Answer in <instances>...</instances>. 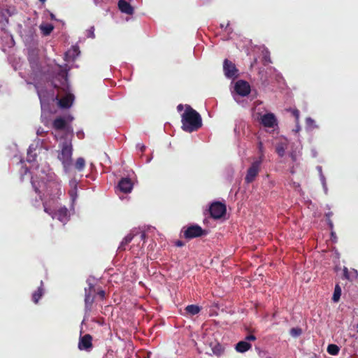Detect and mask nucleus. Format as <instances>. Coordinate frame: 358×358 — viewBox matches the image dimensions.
I'll use <instances>...</instances> for the list:
<instances>
[{"label": "nucleus", "mask_w": 358, "mask_h": 358, "mask_svg": "<svg viewBox=\"0 0 358 358\" xmlns=\"http://www.w3.org/2000/svg\"><path fill=\"white\" fill-rule=\"evenodd\" d=\"M275 151L280 157H282L285 155V148L283 144H279L276 146Z\"/></svg>", "instance_id": "obj_32"}, {"label": "nucleus", "mask_w": 358, "mask_h": 358, "mask_svg": "<svg viewBox=\"0 0 358 358\" xmlns=\"http://www.w3.org/2000/svg\"><path fill=\"white\" fill-rule=\"evenodd\" d=\"M39 1H41L42 3H44L46 1V0H39Z\"/></svg>", "instance_id": "obj_51"}, {"label": "nucleus", "mask_w": 358, "mask_h": 358, "mask_svg": "<svg viewBox=\"0 0 358 358\" xmlns=\"http://www.w3.org/2000/svg\"><path fill=\"white\" fill-rule=\"evenodd\" d=\"M66 120H67L68 121L71 122V121H72V120H73V117L69 115H68V116L66 117Z\"/></svg>", "instance_id": "obj_45"}, {"label": "nucleus", "mask_w": 358, "mask_h": 358, "mask_svg": "<svg viewBox=\"0 0 358 358\" xmlns=\"http://www.w3.org/2000/svg\"><path fill=\"white\" fill-rule=\"evenodd\" d=\"M220 26H221L222 28H223L224 27V24H221Z\"/></svg>", "instance_id": "obj_53"}, {"label": "nucleus", "mask_w": 358, "mask_h": 358, "mask_svg": "<svg viewBox=\"0 0 358 358\" xmlns=\"http://www.w3.org/2000/svg\"><path fill=\"white\" fill-rule=\"evenodd\" d=\"M292 115L295 117L296 120L298 121L299 118V111L297 109L292 110Z\"/></svg>", "instance_id": "obj_37"}, {"label": "nucleus", "mask_w": 358, "mask_h": 358, "mask_svg": "<svg viewBox=\"0 0 358 358\" xmlns=\"http://www.w3.org/2000/svg\"><path fill=\"white\" fill-rule=\"evenodd\" d=\"M55 219H57L62 222H66L69 218V210L66 207H62L59 208L55 213Z\"/></svg>", "instance_id": "obj_14"}, {"label": "nucleus", "mask_w": 358, "mask_h": 358, "mask_svg": "<svg viewBox=\"0 0 358 358\" xmlns=\"http://www.w3.org/2000/svg\"><path fill=\"white\" fill-rule=\"evenodd\" d=\"M43 208H44V211L48 213L49 215H50L52 217V219H55V213L56 211H55L54 210H52V208H50V207H48L47 206V203H43Z\"/></svg>", "instance_id": "obj_31"}, {"label": "nucleus", "mask_w": 358, "mask_h": 358, "mask_svg": "<svg viewBox=\"0 0 358 358\" xmlns=\"http://www.w3.org/2000/svg\"><path fill=\"white\" fill-rule=\"evenodd\" d=\"M43 281H41V286L32 294V301L34 303H38L39 299L44 294V289L43 288Z\"/></svg>", "instance_id": "obj_20"}, {"label": "nucleus", "mask_w": 358, "mask_h": 358, "mask_svg": "<svg viewBox=\"0 0 358 358\" xmlns=\"http://www.w3.org/2000/svg\"><path fill=\"white\" fill-rule=\"evenodd\" d=\"M289 333L292 336L297 337L301 334L302 331L300 328H292Z\"/></svg>", "instance_id": "obj_33"}, {"label": "nucleus", "mask_w": 358, "mask_h": 358, "mask_svg": "<svg viewBox=\"0 0 358 358\" xmlns=\"http://www.w3.org/2000/svg\"><path fill=\"white\" fill-rule=\"evenodd\" d=\"M135 236V234H129L128 235H127L124 238L123 240L122 241L119 248H118V250H125V247L129 243H131V241L133 240V238H134Z\"/></svg>", "instance_id": "obj_23"}, {"label": "nucleus", "mask_w": 358, "mask_h": 358, "mask_svg": "<svg viewBox=\"0 0 358 358\" xmlns=\"http://www.w3.org/2000/svg\"><path fill=\"white\" fill-rule=\"evenodd\" d=\"M261 123L266 127H273L276 124V118L273 113H266L261 117Z\"/></svg>", "instance_id": "obj_13"}, {"label": "nucleus", "mask_w": 358, "mask_h": 358, "mask_svg": "<svg viewBox=\"0 0 358 358\" xmlns=\"http://www.w3.org/2000/svg\"><path fill=\"white\" fill-rule=\"evenodd\" d=\"M341 296V288L338 284L336 285L334 292L332 296V300L334 302H338Z\"/></svg>", "instance_id": "obj_28"}, {"label": "nucleus", "mask_w": 358, "mask_h": 358, "mask_svg": "<svg viewBox=\"0 0 358 358\" xmlns=\"http://www.w3.org/2000/svg\"><path fill=\"white\" fill-rule=\"evenodd\" d=\"M258 148H259V152L261 154L260 156H262V154L264 155V150H263V144L261 141H259L258 143Z\"/></svg>", "instance_id": "obj_41"}, {"label": "nucleus", "mask_w": 358, "mask_h": 358, "mask_svg": "<svg viewBox=\"0 0 358 358\" xmlns=\"http://www.w3.org/2000/svg\"><path fill=\"white\" fill-rule=\"evenodd\" d=\"M50 83L55 90H69L66 67L63 68L59 66L57 70L54 71Z\"/></svg>", "instance_id": "obj_2"}, {"label": "nucleus", "mask_w": 358, "mask_h": 358, "mask_svg": "<svg viewBox=\"0 0 358 358\" xmlns=\"http://www.w3.org/2000/svg\"><path fill=\"white\" fill-rule=\"evenodd\" d=\"M52 126L56 130H64L66 128V122L63 117H59L55 119Z\"/></svg>", "instance_id": "obj_17"}, {"label": "nucleus", "mask_w": 358, "mask_h": 358, "mask_svg": "<svg viewBox=\"0 0 358 358\" xmlns=\"http://www.w3.org/2000/svg\"><path fill=\"white\" fill-rule=\"evenodd\" d=\"M36 30L33 27L29 28L28 34L30 38H32L35 35Z\"/></svg>", "instance_id": "obj_38"}, {"label": "nucleus", "mask_w": 358, "mask_h": 358, "mask_svg": "<svg viewBox=\"0 0 358 358\" xmlns=\"http://www.w3.org/2000/svg\"><path fill=\"white\" fill-rule=\"evenodd\" d=\"M87 287H85V294H89V296L95 298L96 294V289L94 285L91 282L90 279L87 280Z\"/></svg>", "instance_id": "obj_19"}, {"label": "nucleus", "mask_w": 358, "mask_h": 358, "mask_svg": "<svg viewBox=\"0 0 358 358\" xmlns=\"http://www.w3.org/2000/svg\"><path fill=\"white\" fill-rule=\"evenodd\" d=\"M72 201H75L77 197V189L75 187L73 189H71L69 192Z\"/></svg>", "instance_id": "obj_34"}, {"label": "nucleus", "mask_w": 358, "mask_h": 358, "mask_svg": "<svg viewBox=\"0 0 358 358\" xmlns=\"http://www.w3.org/2000/svg\"><path fill=\"white\" fill-rule=\"evenodd\" d=\"M234 90H250V86L247 81L238 80L235 83Z\"/></svg>", "instance_id": "obj_24"}, {"label": "nucleus", "mask_w": 358, "mask_h": 358, "mask_svg": "<svg viewBox=\"0 0 358 358\" xmlns=\"http://www.w3.org/2000/svg\"><path fill=\"white\" fill-rule=\"evenodd\" d=\"M72 152L71 143L64 141L62 145V150L58 155V159L62 162L65 170H67L71 164Z\"/></svg>", "instance_id": "obj_4"}, {"label": "nucleus", "mask_w": 358, "mask_h": 358, "mask_svg": "<svg viewBox=\"0 0 358 358\" xmlns=\"http://www.w3.org/2000/svg\"><path fill=\"white\" fill-rule=\"evenodd\" d=\"M118 188L123 193H129L133 189V183L129 178H122L118 183Z\"/></svg>", "instance_id": "obj_12"}, {"label": "nucleus", "mask_w": 358, "mask_h": 358, "mask_svg": "<svg viewBox=\"0 0 358 358\" xmlns=\"http://www.w3.org/2000/svg\"><path fill=\"white\" fill-rule=\"evenodd\" d=\"M229 25V22H227V24H226V26H225V28L227 29V27H228Z\"/></svg>", "instance_id": "obj_52"}, {"label": "nucleus", "mask_w": 358, "mask_h": 358, "mask_svg": "<svg viewBox=\"0 0 358 358\" xmlns=\"http://www.w3.org/2000/svg\"><path fill=\"white\" fill-rule=\"evenodd\" d=\"M231 94L234 99L243 106H247L257 96L256 94H251V91H231Z\"/></svg>", "instance_id": "obj_6"}, {"label": "nucleus", "mask_w": 358, "mask_h": 358, "mask_svg": "<svg viewBox=\"0 0 358 358\" xmlns=\"http://www.w3.org/2000/svg\"><path fill=\"white\" fill-rule=\"evenodd\" d=\"M264 155L262 154V156H259L258 159L254 161L248 168L246 176L245 177V181L246 183H251L255 180L260 171L261 165L264 160Z\"/></svg>", "instance_id": "obj_5"}, {"label": "nucleus", "mask_w": 358, "mask_h": 358, "mask_svg": "<svg viewBox=\"0 0 358 358\" xmlns=\"http://www.w3.org/2000/svg\"><path fill=\"white\" fill-rule=\"evenodd\" d=\"M210 347L213 355L219 357L221 356L224 351V348L219 343H211Z\"/></svg>", "instance_id": "obj_18"}, {"label": "nucleus", "mask_w": 358, "mask_h": 358, "mask_svg": "<svg viewBox=\"0 0 358 358\" xmlns=\"http://www.w3.org/2000/svg\"><path fill=\"white\" fill-rule=\"evenodd\" d=\"M332 215H333V213L332 212H329V213H326V217L327 218V222H328V224L329 225L331 229L333 228V222H332V221L330 219L331 216H332Z\"/></svg>", "instance_id": "obj_35"}, {"label": "nucleus", "mask_w": 358, "mask_h": 358, "mask_svg": "<svg viewBox=\"0 0 358 358\" xmlns=\"http://www.w3.org/2000/svg\"><path fill=\"white\" fill-rule=\"evenodd\" d=\"M96 294L103 299L105 298L106 292L103 289H96Z\"/></svg>", "instance_id": "obj_39"}, {"label": "nucleus", "mask_w": 358, "mask_h": 358, "mask_svg": "<svg viewBox=\"0 0 358 358\" xmlns=\"http://www.w3.org/2000/svg\"><path fill=\"white\" fill-rule=\"evenodd\" d=\"M185 111L181 115L182 130L189 133L197 131L202 127L200 114L189 105H185Z\"/></svg>", "instance_id": "obj_1"}, {"label": "nucleus", "mask_w": 358, "mask_h": 358, "mask_svg": "<svg viewBox=\"0 0 358 358\" xmlns=\"http://www.w3.org/2000/svg\"><path fill=\"white\" fill-rule=\"evenodd\" d=\"M55 99L57 100V106L59 108L67 109L71 108L73 105L75 96L71 93H66L61 97H59V95L54 97V95H52L50 100L54 101Z\"/></svg>", "instance_id": "obj_8"}, {"label": "nucleus", "mask_w": 358, "mask_h": 358, "mask_svg": "<svg viewBox=\"0 0 358 358\" xmlns=\"http://www.w3.org/2000/svg\"><path fill=\"white\" fill-rule=\"evenodd\" d=\"M77 136H78V138H81L84 136V134L83 132H80V133L78 132L77 134Z\"/></svg>", "instance_id": "obj_46"}, {"label": "nucleus", "mask_w": 358, "mask_h": 358, "mask_svg": "<svg viewBox=\"0 0 358 358\" xmlns=\"http://www.w3.org/2000/svg\"><path fill=\"white\" fill-rule=\"evenodd\" d=\"M140 238H141V240L145 241V239L146 238V234L144 232L141 233Z\"/></svg>", "instance_id": "obj_44"}, {"label": "nucleus", "mask_w": 358, "mask_h": 358, "mask_svg": "<svg viewBox=\"0 0 358 358\" xmlns=\"http://www.w3.org/2000/svg\"><path fill=\"white\" fill-rule=\"evenodd\" d=\"M85 167V160L83 157H79L77 159L76 164H75V168L78 171H82Z\"/></svg>", "instance_id": "obj_29"}, {"label": "nucleus", "mask_w": 358, "mask_h": 358, "mask_svg": "<svg viewBox=\"0 0 358 358\" xmlns=\"http://www.w3.org/2000/svg\"><path fill=\"white\" fill-rule=\"evenodd\" d=\"M206 234L207 231L197 224L190 225L186 228H183V236L188 240L201 237Z\"/></svg>", "instance_id": "obj_7"}, {"label": "nucleus", "mask_w": 358, "mask_h": 358, "mask_svg": "<svg viewBox=\"0 0 358 358\" xmlns=\"http://www.w3.org/2000/svg\"><path fill=\"white\" fill-rule=\"evenodd\" d=\"M343 278L350 282L358 279V271L356 269H351L350 271L348 268L344 267L343 270Z\"/></svg>", "instance_id": "obj_16"}, {"label": "nucleus", "mask_w": 358, "mask_h": 358, "mask_svg": "<svg viewBox=\"0 0 358 358\" xmlns=\"http://www.w3.org/2000/svg\"><path fill=\"white\" fill-rule=\"evenodd\" d=\"M227 208L224 203L215 201L209 207L211 217L217 220L222 218L226 214Z\"/></svg>", "instance_id": "obj_9"}, {"label": "nucleus", "mask_w": 358, "mask_h": 358, "mask_svg": "<svg viewBox=\"0 0 358 358\" xmlns=\"http://www.w3.org/2000/svg\"><path fill=\"white\" fill-rule=\"evenodd\" d=\"M145 149V147L144 145H142L141 148V150L142 152H143Z\"/></svg>", "instance_id": "obj_50"}, {"label": "nucleus", "mask_w": 358, "mask_h": 358, "mask_svg": "<svg viewBox=\"0 0 358 358\" xmlns=\"http://www.w3.org/2000/svg\"><path fill=\"white\" fill-rule=\"evenodd\" d=\"M252 345L246 341H239L236 345V351L239 352H245L251 348Z\"/></svg>", "instance_id": "obj_21"}, {"label": "nucleus", "mask_w": 358, "mask_h": 358, "mask_svg": "<svg viewBox=\"0 0 358 358\" xmlns=\"http://www.w3.org/2000/svg\"><path fill=\"white\" fill-rule=\"evenodd\" d=\"M40 29L44 36H48L54 29V26L51 24H41Z\"/></svg>", "instance_id": "obj_27"}, {"label": "nucleus", "mask_w": 358, "mask_h": 358, "mask_svg": "<svg viewBox=\"0 0 358 358\" xmlns=\"http://www.w3.org/2000/svg\"><path fill=\"white\" fill-rule=\"evenodd\" d=\"M267 358H271V357H267Z\"/></svg>", "instance_id": "obj_54"}, {"label": "nucleus", "mask_w": 358, "mask_h": 358, "mask_svg": "<svg viewBox=\"0 0 358 358\" xmlns=\"http://www.w3.org/2000/svg\"><path fill=\"white\" fill-rule=\"evenodd\" d=\"M34 190H35V192H36V193H39L40 192H39L38 188V187H35V186H34Z\"/></svg>", "instance_id": "obj_49"}, {"label": "nucleus", "mask_w": 358, "mask_h": 358, "mask_svg": "<svg viewBox=\"0 0 358 358\" xmlns=\"http://www.w3.org/2000/svg\"><path fill=\"white\" fill-rule=\"evenodd\" d=\"M37 92L42 107L45 105H48L50 103V99L46 98V94L49 92V91L43 90Z\"/></svg>", "instance_id": "obj_26"}, {"label": "nucleus", "mask_w": 358, "mask_h": 358, "mask_svg": "<svg viewBox=\"0 0 358 358\" xmlns=\"http://www.w3.org/2000/svg\"><path fill=\"white\" fill-rule=\"evenodd\" d=\"M118 8L122 13L128 15H132L134 13V8L125 0H120L118 1Z\"/></svg>", "instance_id": "obj_15"}, {"label": "nucleus", "mask_w": 358, "mask_h": 358, "mask_svg": "<svg viewBox=\"0 0 358 358\" xmlns=\"http://www.w3.org/2000/svg\"><path fill=\"white\" fill-rule=\"evenodd\" d=\"M46 192L52 198H59L64 192L61 180L54 176H50L46 183Z\"/></svg>", "instance_id": "obj_3"}, {"label": "nucleus", "mask_w": 358, "mask_h": 358, "mask_svg": "<svg viewBox=\"0 0 358 358\" xmlns=\"http://www.w3.org/2000/svg\"><path fill=\"white\" fill-rule=\"evenodd\" d=\"M223 71L224 76L228 78H236L238 76V69L234 63L228 59H225L223 62Z\"/></svg>", "instance_id": "obj_10"}, {"label": "nucleus", "mask_w": 358, "mask_h": 358, "mask_svg": "<svg viewBox=\"0 0 358 358\" xmlns=\"http://www.w3.org/2000/svg\"><path fill=\"white\" fill-rule=\"evenodd\" d=\"M291 157H292V159L293 161H295V160H296V156H295V155H294V154H291Z\"/></svg>", "instance_id": "obj_48"}, {"label": "nucleus", "mask_w": 358, "mask_h": 358, "mask_svg": "<svg viewBox=\"0 0 358 358\" xmlns=\"http://www.w3.org/2000/svg\"><path fill=\"white\" fill-rule=\"evenodd\" d=\"M184 108V106L182 104H179L178 106H177V110L178 112H181Z\"/></svg>", "instance_id": "obj_43"}, {"label": "nucleus", "mask_w": 358, "mask_h": 358, "mask_svg": "<svg viewBox=\"0 0 358 358\" xmlns=\"http://www.w3.org/2000/svg\"><path fill=\"white\" fill-rule=\"evenodd\" d=\"M185 310L189 315H195L201 311V308L197 305H188Z\"/></svg>", "instance_id": "obj_25"}, {"label": "nucleus", "mask_w": 358, "mask_h": 358, "mask_svg": "<svg viewBox=\"0 0 358 358\" xmlns=\"http://www.w3.org/2000/svg\"><path fill=\"white\" fill-rule=\"evenodd\" d=\"M327 350L331 355H337L339 352L340 348L335 344H329Z\"/></svg>", "instance_id": "obj_30"}, {"label": "nucleus", "mask_w": 358, "mask_h": 358, "mask_svg": "<svg viewBox=\"0 0 358 358\" xmlns=\"http://www.w3.org/2000/svg\"><path fill=\"white\" fill-rule=\"evenodd\" d=\"M306 122L307 123H312L313 122V120L311 118L308 117L306 119Z\"/></svg>", "instance_id": "obj_47"}, {"label": "nucleus", "mask_w": 358, "mask_h": 358, "mask_svg": "<svg viewBox=\"0 0 358 358\" xmlns=\"http://www.w3.org/2000/svg\"><path fill=\"white\" fill-rule=\"evenodd\" d=\"M175 245L177 247H182L185 245V243L182 241L178 240L175 242Z\"/></svg>", "instance_id": "obj_42"}, {"label": "nucleus", "mask_w": 358, "mask_h": 358, "mask_svg": "<svg viewBox=\"0 0 358 358\" xmlns=\"http://www.w3.org/2000/svg\"><path fill=\"white\" fill-rule=\"evenodd\" d=\"M94 302V297L89 296V294H85V310L86 313L92 311Z\"/></svg>", "instance_id": "obj_22"}, {"label": "nucleus", "mask_w": 358, "mask_h": 358, "mask_svg": "<svg viewBox=\"0 0 358 358\" xmlns=\"http://www.w3.org/2000/svg\"><path fill=\"white\" fill-rule=\"evenodd\" d=\"M92 336L90 334H85L80 336L78 343V348L80 350H90L92 348Z\"/></svg>", "instance_id": "obj_11"}, {"label": "nucleus", "mask_w": 358, "mask_h": 358, "mask_svg": "<svg viewBox=\"0 0 358 358\" xmlns=\"http://www.w3.org/2000/svg\"><path fill=\"white\" fill-rule=\"evenodd\" d=\"M94 31H95V29L94 27H91L88 30H87V36L88 37H90L92 38H95V34H94Z\"/></svg>", "instance_id": "obj_36"}, {"label": "nucleus", "mask_w": 358, "mask_h": 358, "mask_svg": "<svg viewBox=\"0 0 358 358\" xmlns=\"http://www.w3.org/2000/svg\"><path fill=\"white\" fill-rule=\"evenodd\" d=\"M255 340H256V336H254L253 334H250V335H248V336H247L245 337V341L247 342H248V341H254Z\"/></svg>", "instance_id": "obj_40"}]
</instances>
